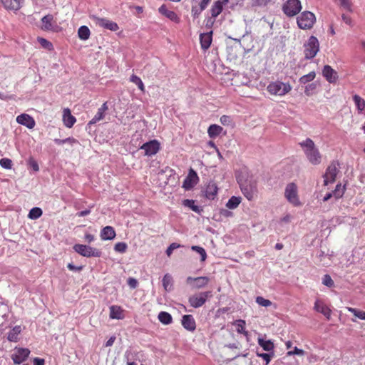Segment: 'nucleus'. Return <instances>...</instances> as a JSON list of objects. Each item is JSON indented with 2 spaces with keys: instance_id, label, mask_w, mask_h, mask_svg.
<instances>
[{
  "instance_id": "1",
  "label": "nucleus",
  "mask_w": 365,
  "mask_h": 365,
  "mask_svg": "<svg viewBox=\"0 0 365 365\" xmlns=\"http://www.w3.org/2000/svg\"><path fill=\"white\" fill-rule=\"evenodd\" d=\"M299 145L302 148L306 158L311 164L316 165L321 163L322 155L311 138H306L304 140L299 143Z\"/></svg>"
},
{
  "instance_id": "2",
  "label": "nucleus",
  "mask_w": 365,
  "mask_h": 365,
  "mask_svg": "<svg viewBox=\"0 0 365 365\" xmlns=\"http://www.w3.org/2000/svg\"><path fill=\"white\" fill-rule=\"evenodd\" d=\"M304 58L309 60L316 56L319 51V42L314 36H311L304 43Z\"/></svg>"
},
{
  "instance_id": "3",
  "label": "nucleus",
  "mask_w": 365,
  "mask_h": 365,
  "mask_svg": "<svg viewBox=\"0 0 365 365\" xmlns=\"http://www.w3.org/2000/svg\"><path fill=\"white\" fill-rule=\"evenodd\" d=\"M291 90L292 86L289 83H284L280 81H272L267 87V91L269 93L279 96L286 95Z\"/></svg>"
},
{
  "instance_id": "4",
  "label": "nucleus",
  "mask_w": 365,
  "mask_h": 365,
  "mask_svg": "<svg viewBox=\"0 0 365 365\" xmlns=\"http://www.w3.org/2000/svg\"><path fill=\"white\" fill-rule=\"evenodd\" d=\"M316 22L315 15L309 11H303L297 18V26L303 30L311 29Z\"/></svg>"
},
{
  "instance_id": "5",
  "label": "nucleus",
  "mask_w": 365,
  "mask_h": 365,
  "mask_svg": "<svg viewBox=\"0 0 365 365\" xmlns=\"http://www.w3.org/2000/svg\"><path fill=\"white\" fill-rule=\"evenodd\" d=\"M302 8L299 0H287L282 6V11L288 17H293L300 12Z\"/></svg>"
},
{
  "instance_id": "6",
  "label": "nucleus",
  "mask_w": 365,
  "mask_h": 365,
  "mask_svg": "<svg viewBox=\"0 0 365 365\" xmlns=\"http://www.w3.org/2000/svg\"><path fill=\"white\" fill-rule=\"evenodd\" d=\"M212 297V293L211 291L202 292L190 296L188 302L192 307L196 309L201 307Z\"/></svg>"
},
{
  "instance_id": "7",
  "label": "nucleus",
  "mask_w": 365,
  "mask_h": 365,
  "mask_svg": "<svg viewBox=\"0 0 365 365\" xmlns=\"http://www.w3.org/2000/svg\"><path fill=\"white\" fill-rule=\"evenodd\" d=\"M73 250L79 255L86 257H99L102 254L101 251L98 249L81 244L75 245L73 246Z\"/></svg>"
},
{
  "instance_id": "8",
  "label": "nucleus",
  "mask_w": 365,
  "mask_h": 365,
  "mask_svg": "<svg viewBox=\"0 0 365 365\" xmlns=\"http://www.w3.org/2000/svg\"><path fill=\"white\" fill-rule=\"evenodd\" d=\"M284 196L289 202L294 206H299L301 202L297 195V187L292 182L289 183L285 188Z\"/></svg>"
},
{
  "instance_id": "9",
  "label": "nucleus",
  "mask_w": 365,
  "mask_h": 365,
  "mask_svg": "<svg viewBox=\"0 0 365 365\" xmlns=\"http://www.w3.org/2000/svg\"><path fill=\"white\" fill-rule=\"evenodd\" d=\"M339 163L337 161H332L327 168V170L323 175L324 182L325 185L329 183H332L335 181L336 175L339 173Z\"/></svg>"
},
{
  "instance_id": "10",
  "label": "nucleus",
  "mask_w": 365,
  "mask_h": 365,
  "mask_svg": "<svg viewBox=\"0 0 365 365\" xmlns=\"http://www.w3.org/2000/svg\"><path fill=\"white\" fill-rule=\"evenodd\" d=\"M30 354V350L27 348H15V352L11 355V359L14 364H20L25 361Z\"/></svg>"
},
{
  "instance_id": "11",
  "label": "nucleus",
  "mask_w": 365,
  "mask_h": 365,
  "mask_svg": "<svg viewBox=\"0 0 365 365\" xmlns=\"http://www.w3.org/2000/svg\"><path fill=\"white\" fill-rule=\"evenodd\" d=\"M145 151V155L151 156L155 155L160 150V143L156 140L145 143L140 147Z\"/></svg>"
},
{
  "instance_id": "12",
  "label": "nucleus",
  "mask_w": 365,
  "mask_h": 365,
  "mask_svg": "<svg viewBox=\"0 0 365 365\" xmlns=\"http://www.w3.org/2000/svg\"><path fill=\"white\" fill-rule=\"evenodd\" d=\"M198 180L199 178L197 173L194 170L190 169L187 176L183 181L182 187L186 190H189L198 182Z\"/></svg>"
},
{
  "instance_id": "13",
  "label": "nucleus",
  "mask_w": 365,
  "mask_h": 365,
  "mask_svg": "<svg viewBox=\"0 0 365 365\" xmlns=\"http://www.w3.org/2000/svg\"><path fill=\"white\" fill-rule=\"evenodd\" d=\"M240 188L242 192L247 200H253L257 192V188L255 184L245 182L240 184Z\"/></svg>"
},
{
  "instance_id": "14",
  "label": "nucleus",
  "mask_w": 365,
  "mask_h": 365,
  "mask_svg": "<svg viewBox=\"0 0 365 365\" xmlns=\"http://www.w3.org/2000/svg\"><path fill=\"white\" fill-rule=\"evenodd\" d=\"M95 20L96 24L108 30L116 31L119 29L118 24L115 22L110 21L109 19L105 18L95 17Z\"/></svg>"
},
{
  "instance_id": "15",
  "label": "nucleus",
  "mask_w": 365,
  "mask_h": 365,
  "mask_svg": "<svg viewBox=\"0 0 365 365\" xmlns=\"http://www.w3.org/2000/svg\"><path fill=\"white\" fill-rule=\"evenodd\" d=\"M322 74L326 80L331 83H335L338 79L337 72L329 65L324 66Z\"/></svg>"
},
{
  "instance_id": "16",
  "label": "nucleus",
  "mask_w": 365,
  "mask_h": 365,
  "mask_svg": "<svg viewBox=\"0 0 365 365\" xmlns=\"http://www.w3.org/2000/svg\"><path fill=\"white\" fill-rule=\"evenodd\" d=\"M181 324L184 329L187 331H194L196 329V322L192 315H183L182 317Z\"/></svg>"
},
{
  "instance_id": "17",
  "label": "nucleus",
  "mask_w": 365,
  "mask_h": 365,
  "mask_svg": "<svg viewBox=\"0 0 365 365\" xmlns=\"http://www.w3.org/2000/svg\"><path fill=\"white\" fill-rule=\"evenodd\" d=\"M16 122L29 129L33 128L36 124L34 119L31 115L26 113L18 115L16 118Z\"/></svg>"
},
{
  "instance_id": "18",
  "label": "nucleus",
  "mask_w": 365,
  "mask_h": 365,
  "mask_svg": "<svg viewBox=\"0 0 365 365\" xmlns=\"http://www.w3.org/2000/svg\"><path fill=\"white\" fill-rule=\"evenodd\" d=\"M212 31H210L207 33L201 34L200 35V42L201 48L204 51L207 50L212 43Z\"/></svg>"
},
{
  "instance_id": "19",
  "label": "nucleus",
  "mask_w": 365,
  "mask_h": 365,
  "mask_svg": "<svg viewBox=\"0 0 365 365\" xmlns=\"http://www.w3.org/2000/svg\"><path fill=\"white\" fill-rule=\"evenodd\" d=\"M6 9L18 11L21 9L24 0H1Z\"/></svg>"
},
{
  "instance_id": "20",
  "label": "nucleus",
  "mask_w": 365,
  "mask_h": 365,
  "mask_svg": "<svg viewBox=\"0 0 365 365\" xmlns=\"http://www.w3.org/2000/svg\"><path fill=\"white\" fill-rule=\"evenodd\" d=\"M314 309L322 314L327 319H329L331 314V310L322 302L317 299L314 303Z\"/></svg>"
},
{
  "instance_id": "21",
  "label": "nucleus",
  "mask_w": 365,
  "mask_h": 365,
  "mask_svg": "<svg viewBox=\"0 0 365 365\" xmlns=\"http://www.w3.org/2000/svg\"><path fill=\"white\" fill-rule=\"evenodd\" d=\"M158 11L160 14L165 16L174 22L178 23L180 21V18L177 14L173 11L168 10L165 4L160 6Z\"/></svg>"
},
{
  "instance_id": "22",
  "label": "nucleus",
  "mask_w": 365,
  "mask_h": 365,
  "mask_svg": "<svg viewBox=\"0 0 365 365\" xmlns=\"http://www.w3.org/2000/svg\"><path fill=\"white\" fill-rule=\"evenodd\" d=\"M115 237V231L111 226H106L101 232V237L103 240H111Z\"/></svg>"
},
{
  "instance_id": "23",
  "label": "nucleus",
  "mask_w": 365,
  "mask_h": 365,
  "mask_svg": "<svg viewBox=\"0 0 365 365\" xmlns=\"http://www.w3.org/2000/svg\"><path fill=\"white\" fill-rule=\"evenodd\" d=\"M110 319H123L124 318L123 310L122 308L117 305H112L110 307Z\"/></svg>"
},
{
  "instance_id": "24",
  "label": "nucleus",
  "mask_w": 365,
  "mask_h": 365,
  "mask_svg": "<svg viewBox=\"0 0 365 365\" xmlns=\"http://www.w3.org/2000/svg\"><path fill=\"white\" fill-rule=\"evenodd\" d=\"M63 120L67 128H71L76 121V118L71 115L68 108L63 110Z\"/></svg>"
},
{
  "instance_id": "25",
  "label": "nucleus",
  "mask_w": 365,
  "mask_h": 365,
  "mask_svg": "<svg viewBox=\"0 0 365 365\" xmlns=\"http://www.w3.org/2000/svg\"><path fill=\"white\" fill-rule=\"evenodd\" d=\"M226 1H215L210 9L211 16L216 18L223 9V5Z\"/></svg>"
},
{
  "instance_id": "26",
  "label": "nucleus",
  "mask_w": 365,
  "mask_h": 365,
  "mask_svg": "<svg viewBox=\"0 0 365 365\" xmlns=\"http://www.w3.org/2000/svg\"><path fill=\"white\" fill-rule=\"evenodd\" d=\"M21 331V328L20 326H15L11 330H10L8 333L7 339L9 341L17 342L19 339V335Z\"/></svg>"
},
{
  "instance_id": "27",
  "label": "nucleus",
  "mask_w": 365,
  "mask_h": 365,
  "mask_svg": "<svg viewBox=\"0 0 365 365\" xmlns=\"http://www.w3.org/2000/svg\"><path fill=\"white\" fill-rule=\"evenodd\" d=\"M195 202L194 200L186 199L182 201V204L183 206L189 207L195 212L200 214L202 212L203 209L202 207L196 205Z\"/></svg>"
},
{
  "instance_id": "28",
  "label": "nucleus",
  "mask_w": 365,
  "mask_h": 365,
  "mask_svg": "<svg viewBox=\"0 0 365 365\" xmlns=\"http://www.w3.org/2000/svg\"><path fill=\"white\" fill-rule=\"evenodd\" d=\"M258 344L266 351L273 352L274 346L271 340H264L262 338L259 337L257 339Z\"/></svg>"
},
{
  "instance_id": "29",
  "label": "nucleus",
  "mask_w": 365,
  "mask_h": 365,
  "mask_svg": "<svg viewBox=\"0 0 365 365\" xmlns=\"http://www.w3.org/2000/svg\"><path fill=\"white\" fill-rule=\"evenodd\" d=\"M353 101L356 105L359 113H361L365 109V101L357 94L353 96Z\"/></svg>"
},
{
  "instance_id": "30",
  "label": "nucleus",
  "mask_w": 365,
  "mask_h": 365,
  "mask_svg": "<svg viewBox=\"0 0 365 365\" xmlns=\"http://www.w3.org/2000/svg\"><path fill=\"white\" fill-rule=\"evenodd\" d=\"M222 128L218 125L212 124L209 126L207 133L211 138L218 136L222 131Z\"/></svg>"
},
{
  "instance_id": "31",
  "label": "nucleus",
  "mask_w": 365,
  "mask_h": 365,
  "mask_svg": "<svg viewBox=\"0 0 365 365\" xmlns=\"http://www.w3.org/2000/svg\"><path fill=\"white\" fill-rule=\"evenodd\" d=\"M245 321L243 319H237L235 322L237 332L248 337L249 334L248 331L245 330Z\"/></svg>"
},
{
  "instance_id": "32",
  "label": "nucleus",
  "mask_w": 365,
  "mask_h": 365,
  "mask_svg": "<svg viewBox=\"0 0 365 365\" xmlns=\"http://www.w3.org/2000/svg\"><path fill=\"white\" fill-rule=\"evenodd\" d=\"M53 17L51 14H48L44 16L41 19L42 22V29L45 31H49L52 29V21H53Z\"/></svg>"
},
{
  "instance_id": "33",
  "label": "nucleus",
  "mask_w": 365,
  "mask_h": 365,
  "mask_svg": "<svg viewBox=\"0 0 365 365\" xmlns=\"http://www.w3.org/2000/svg\"><path fill=\"white\" fill-rule=\"evenodd\" d=\"M158 320L165 325L170 324L173 322V318L170 314L166 312H160L158 314Z\"/></svg>"
},
{
  "instance_id": "34",
  "label": "nucleus",
  "mask_w": 365,
  "mask_h": 365,
  "mask_svg": "<svg viewBox=\"0 0 365 365\" xmlns=\"http://www.w3.org/2000/svg\"><path fill=\"white\" fill-rule=\"evenodd\" d=\"M210 282L207 277H195L193 287L196 289H201L205 287Z\"/></svg>"
},
{
  "instance_id": "35",
  "label": "nucleus",
  "mask_w": 365,
  "mask_h": 365,
  "mask_svg": "<svg viewBox=\"0 0 365 365\" xmlns=\"http://www.w3.org/2000/svg\"><path fill=\"white\" fill-rule=\"evenodd\" d=\"M217 187L215 184L208 185L205 190V196L210 200H213L217 194Z\"/></svg>"
},
{
  "instance_id": "36",
  "label": "nucleus",
  "mask_w": 365,
  "mask_h": 365,
  "mask_svg": "<svg viewBox=\"0 0 365 365\" xmlns=\"http://www.w3.org/2000/svg\"><path fill=\"white\" fill-rule=\"evenodd\" d=\"M90 30L86 26H81L78 30V36L83 41L88 40L90 37Z\"/></svg>"
},
{
  "instance_id": "37",
  "label": "nucleus",
  "mask_w": 365,
  "mask_h": 365,
  "mask_svg": "<svg viewBox=\"0 0 365 365\" xmlns=\"http://www.w3.org/2000/svg\"><path fill=\"white\" fill-rule=\"evenodd\" d=\"M162 282L165 290L167 292L170 291L173 285V277L170 274H165L163 276Z\"/></svg>"
},
{
  "instance_id": "38",
  "label": "nucleus",
  "mask_w": 365,
  "mask_h": 365,
  "mask_svg": "<svg viewBox=\"0 0 365 365\" xmlns=\"http://www.w3.org/2000/svg\"><path fill=\"white\" fill-rule=\"evenodd\" d=\"M240 202V197L232 196L228 200L227 202L226 203V207L229 209H235L238 207Z\"/></svg>"
},
{
  "instance_id": "39",
  "label": "nucleus",
  "mask_w": 365,
  "mask_h": 365,
  "mask_svg": "<svg viewBox=\"0 0 365 365\" xmlns=\"http://www.w3.org/2000/svg\"><path fill=\"white\" fill-rule=\"evenodd\" d=\"M43 214L42 210L40 207H33L29 213V217L31 220H36L39 218Z\"/></svg>"
},
{
  "instance_id": "40",
  "label": "nucleus",
  "mask_w": 365,
  "mask_h": 365,
  "mask_svg": "<svg viewBox=\"0 0 365 365\" xmlns=\"http://www.w3.org/2000/svg\"><path fill=\"white\" fill-rule=\"evenodd\" d=\"M130 82L135 83L141 91H145V86L140 78H139L136 75L133 74L130 77Z\"/></svg>"
},
{
  "instance_id": "41",
  "label": "nucleus",
  "mask_w": 365,
  "mask_h": 365,
  "mask_svg": "<svg viewBox=\"0 0 365 365\" xmlns=\"http://www.w3.org/2000/svg\"><path fill=\"white\" fill-rule=\"evenodd\" d=\"M316 73L314 71H311L308 74L302 76L299 78V83L302 84H306L312 81H313L315 78Z\"/></svg>"
},
{
  "instance_id": "42",
  "label": "nucleus",
  "mask_w": 365,
  "mask_h": 365,
  "mask_svg": "<svg viewBox=\"0 0 365 365\" xmlns=\"http://www.w3.org/2000/svg\"><path fill=\"white\" fill-rule=\"evenodd\" d=\"M344 190L345 187L342 186L341 184H338L336 185L335 190L332 192V194L336 200H338L343 196Z\"/></svg>"
},
{
  "instance_id": "43",
  "label": "nucleus",
  "mask_w": 365,
  "mask_h": 365,
  "mask_svg": "<svg viewBox=\"0 0 365 365\" xmlns=\"http://www.w3.org/2000/svg\"><path fill=\"white\" fill-rule=\"evenodd\" d=\"M205 9V7L200 4L198 6L192 5L191 9V14L194 19L198 18L202 11Z\"/></svg>"
},
{
  "instance_id": "44",
  "label": "nucleus",
  "mask_w": 365,
  "mask_h": 365,
  "mask_svg": "<svg viewBox=\"0 0 365 365\" xmlns=\"http://www.w3.org/2000/svg\"><path fill=\"white\" fill-rule=\"evenodd\" d=\"M192 250L197 252L200 255V259L204 262L207 258V253L205 249L202 247L193 245L191 247Z\"/></svg>"
},
{
  "instance_id": "45",
  "label": "nucleus",
  "mask_w": 365,
  "mask_h": 365,
  "mask_svg": "<svg viewBox=\"0 0 365 365\" xmlns=\"http://www.w3.org/2000/svg\"><path fill=\"white\" fill-rule=\"evenodd\" d=\"M54 142L56 144L59 145H63L64 143H69L71 145H73L74 143H78V141L75 138H71V137H69V138H67L65 139L55 138Z\"/></svg>"
},
{
  "instance_id": "46",
  "label": "nucleus",
  "mask_w": 365,
  "mask_h": 365,
  "mask_svg": "<svg viewBox=\"0 0 365 365\" xmlns=\"http://www.w3.org/2000/svg\"><path fill=\"white\" fill-rule=\"evenodd\" d=\"M256 354L257 356L263 359L266 361V365H268L271 361V359L274 356V352L271 353H259L257 351Z\"/></svg>"
},
{
  "instance_id": "47",
  "label": "nucleus",
  "mask_w": 365,
  "mask_h": 365,
  "mask_svg": "<svg viewBox=\"0 0 365 365\" xmlns=\"http://www.w3.org/2000/svg\"><path fill=\"white\" fill-rule=\"evenodd\" d=\"M348 310H349V312L352 313L356 317H357L361 320H365V312L364 311L358 310L355 308H351V307H349Z\"/></svg>"
},
{
  "instance_id": "48",
  "label": "nucleus",
  "mask_w": 365,
  "mask_h": 365,
  "mask_svg": "<svg viewBox=\"0 0 365 365\" xmlns=\"http://www.w3.org/2000/svg\"><path fill=\"white\" fill-rule=\"evenodd\" d=\"M12 165V160L9 158H4L0 160V165L4 169H11Z\"/></svg>"
},
{
  "instance_id": "49",
  "label": "nucleus",
  "mask_w": 365,
  "mask_h": 365,
  "mask_svg": "<svg viewBox=\"0 0 365 365\" xmlns=\"http://www.w3.org/2000/svg\"><path fill=\"white\" fill-rule=\"evenodd\" d=\"M128 245L125 242H118L114 246V250L120 253L125 252Z\"/></svg>"
},
{
  "instance_id": "50",
  "label": "nucleus",
  "mask_w": 365,
  "mask_h": 365,
  "mask_svg": "<svg viewBox=\"0 0 365 365\" xmlns=\"http://www.w3.org/2000/svg\"><path fill=\"white\" fill-rule=\"evenodd\" d=\"M38 41L41 44V46L44 48H46L48 50H51L53 48L52 43L46 38L39 37L38 38Z\"/></svg>"
},
{
  "instance_id": "51",
  "label": "nucleus",
  "mask_w": 365,
  "mask_h": 365,
  "mask_svg": "<svg viewBox=\"0 0 365 365\" xmlns=\"http://www.w3.org/2000/svg\"><path fill=\"white\" fill-rule=\"evenodd\" d=\"M105 116V114L102 113L101 111L98 110L97 111L96 114L94 115V117L89 121L88 125H93L96 123L97 122L102 120Z\"/></svg>"
},
{
  "instance_id": "52",
  "label": "nucleus",
  "mask_w": 365,
  "mask_h": 365,
  "mask_svg": "<svg viewBox=\"0 0 365 365\" xmlns=\"http://www.w3.org/2000/svg\"><path fill=\"white\" fill-rule=\"evenodd\" d=\"M256 302L259 305H260L262 307H267L270 306L272 304V302L269 299H266L262 297H257L256 298Z\"/></svg>"
},
{
  "instance_id": "53",
  "label": "nucleus",
  "mask_w": 365,
  "mask_h": 365,
  "mask_svg": "<svg viewBox=\"0 0 365 365\" xmlns=\"http://www.w3.org/2000/svg\"><path fill=\"white\" fill-rule=\"evenodd\" d=\"M322 284L328 287L334 286V281L329 274H325L322 279Z\"/></svg>"
},
{
  "instance_id": "54",
  "label": "nucleus",
  "mask_w": 365,
  "mask_h": 365,
  "mask_svg": "<svg viewBox=\"0 0 365 365\" xmlns=\"http://www.w3.org/2000/svg\"><path fill=\"white\" fill-rule=\"evenodd\" d=\"M180 247H181V245H180V244H178L175 242L171 243L165 251L166 255L168 257H170L172 255L174 250L178 249Z\"/></svg>"
},
{
  "instance_id": "55",
  "label": "nucleus",
  "mask_w": 365,
  "mask_h": 365,
  "mask_svg": "<svg viewBox=\"0 0 365 365\" xmlns=\"http://www.w3.org/2000/svg\"><path fill=\"white\" fill-rule=\"evenodd\" d=\"M287 354L288 356H292V355L303 356L304 354V351L295 346L293 350L289 351Z\"/></svg>"
},
{
  "instance_id": "56",
  "label": "nucleus",
  "mask_w": 365,
  "mask_h": 365,
  "mask_svg": "<svg viewBox=\"0 0 365 365\" xmlns=\"http://www.w3.org/2000/svg\"><path fill=\"white\" fill-rule=\"evenodd\" d=\"M29 165L33 169L34 171L38 172L39 170V166L38 163L33 158L29 160Z\"/></svg>"
},
{
  "instance_id": "57",
  "label": "nucleus",
  "mask_w": 365,
  "mask_h": 365,
  "mask_svg": "<svg viewBox=\"0 0 365 365\" xmlns=\"http://www.w3.org/2000/svg\"><path fill=\"white\" fill-rule=\"evenodd\" d=\"M127 282L128 286L132 289H135L138 286V281L135 278H128Z\"/></svg>"
},
{
  "instance_id": "58",
  "label": "nucleus",
  "mask_w": 365,
  "mask_h": 365,
  "mask_svg": "<svg viewBox=\"0 0 365 365\" xmlns=\"http://www.w3.org/2000/svg\"><path fill=\"white\" fill-rule=\"evenodd\" d=\"M220 122L224 125H228L231 123V118L228 115H222L220 118Z\"/></svg>"
},
{
  "instance_id": "59",
  "label": "nucleus",
  "mask_w": 365,
  "mask_h": 365,
  "mask_svg": "<svg viewBox=\"0 0 365 365\" xmlns=\"http://www.w3.org/2000/svg\"><path fill=\"white\" fill-rule=\"evenodd\" d=\"M67 267H68V269H70L71 271H76V272H80V271H81L83 269V267L82 266L76 267L74 264H73L72 263H69L67 265Z\"/></svg>"
},
{
  "instance_id": "60",
  "label": "nucleus",
  "mask_w": 365,
  "mask_h": 365,
  "mask_svg": "<svg viewBox=\"0 0 365 365\" xmlns=\"http://www.w3.org/2000/svg\"><path fill=\"white\" fill-rule=\"evenodd\" d=\"M91 208H89V209H86V210H82L81 212H78L76 214V215L78 217H85V216L88 215L91 213Z\"/></svg>"
},
{
  "instance_id": "61",
  "label": "nucleus",
  "mask_w": 365,
  "mask_h": 365,
  "mask_svg": "<svg viewBox=\"0 0 365 365\" xmlns=\"http://www.w3.org/2000/svg\"><path fill=\"white\" fill-rule=\"evenodd\" d=\"M130 353L127 351L125 353V359H126V361H127V365H137L135 362L133 361H130Z\"/></svg>"
},
{
  "instance_id": "62",
  "label": "nucleus",
  "mask_w": 365,
  "mask_h": 365,
  "mask_svg": "<svg viewBox=\"0 0 365 365\" xmlns=\"http://www.w3.org/2000/svg\"><path fill=\"white\" fill-rule=\"evenodd\" d=\"M45 360L43 359L36 357L34 359V365H44Z\"/></svg>"
},
{
  "instance_id": "63",
  "label": "nucleus",
  "mask_w": 365,
  "mask_h": 365,
  "mask_svg": "<svg viewBox=\"0 0 365 365\" xmlns=\"http://www.w3.org/2000/svg\"><path fill=\"white\" fill-rule=\"evenodd\" d=\"M342 20L348 25H350L351 24V19L349 16L343 14L341 16Z\"/></svg>"
},
{
  "instance_id": "64",
  "label": "nucleus",
  "mask_w": 365,
  "mask_h": 365,
  "mask_svg": "<svg viewBox=\"0 0 365 365\" xmlns=\"http://www.w3.org/2000/svg\"><path fill=\"white\" fill-rule=\"evenodd\" d=\"M215 22V18H212V16L207 18V22H206V26L207 27H211Z\"/></svg>"
}]
</instances>
